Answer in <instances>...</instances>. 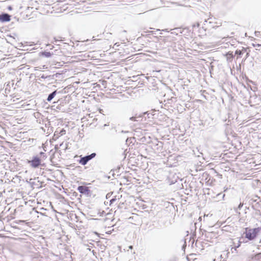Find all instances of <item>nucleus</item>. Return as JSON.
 Segmentation results:
<instances>
[{
  "mask_svg": "<svg viewBox=\"0 0 261 261\" xmlns=\"http://www.w3.org/2000/svg\"><path fill=\"white\" fill-rule=\"evenodd\" d=\"M252 45L254 47H259L261 46L260 44H257V43H253L252 44Z\"/></svg>",
  "mask_w": 261,
  "mask_h": 261,
  "instance_id": "nucleus-14",
  "label": "nucleus"
},
{
  "mask_svg": "<svg viewBox=\"0 0 261 261\" xmlns=\"http://www.w3.org/2000/svg\"><path fill=\"white\" fill-rule=\"evenodd\" d=\"M129 248L130 249H133V246H129Z\"/></svg>",
  "mask_w": 261,
  "mask_h": 261,
  "instance_id": "nucleus-15",
  "label": "nucleus"
},
{
  "mask_svg": "<svg viewBox=\"0 0 261 261\" xmlns=\"http://www.w3.org/2000/svg\"><path fill=\"white\" fill-rule=\"evenodd\" d=\"M235 54L237 55V59L241 58L244 54H245V58L246 59L249 56V53L247 48L242 47L241 49H237Z\"/></svg>",
  "mask_w": 261,
  "mask_h": 261,
  "instance_id": "nucleus-2",
  "label": "nucleus"
},
{
  "mask_svg": "<svg viewBox=\"0 0 261 261\" xmlns=\"http://www.w3.org/2000/svg\"><path fill=\"white\" fill-rule=\"evenodd\" d=\"M10 15L8 14H0V21L8 22L10 20Z\"/></svg>",
  "mask_w": 261,
  "mask_h": 261,
  "instance_id": "nucleus-6",
  "label": "nucleus"
},
{
  "mask_svg": "<svg viewBox=\"0 0 261 261\" xmlns=\"http://www.w3.org/2000/svg\"><path fill=\"white\" fill-rule=\"evenodd\" d=\"M42 55L46 57H50L51 54L49 52H43Z\"/></svg>",
  "mask_w": 261,
  "mask_h": 261,
  "instance_id": "nucleus-12",
  "label": "nucleus"
},
{
  "mask_svg": "<svg viewBox=\"0 0 261 261\" xmlns=\"http://www.w3.org/2000/svg\"><path fill=\"white\" fill-rule=\"evenodd\" d=\"M78 191L82 194L89 196L91 194V191L89 187L86 186H81L77 188Z\"/></svg>",
  "mask_w": 261,
  "mask_h": 261,
  "instance_id": "nucleus-3",
  "label": "nucleus"
},
{
  "mask_svg": "<svg viewBox=\"0 0 261 261\" xmlns=\"http://www.w3.org/2000/svg\"><path fill=\"white\" fill-rule=\"evenodd\" d=\"M40 154H41V155H42V154H44V153H43V152H40Z\"/></svg>",
  "mask_w": 261,
  "mask_h": 261,
  "instance_id": "nucleus-16",
  "label": "nucleus"
},
{
  "mask_svg": "<svg viewBox=\"0 0 261 261\" xmlns=\"http://www.w3.org/2000/svg\"><path fill=\"white\" fill-rule=\"evenodd\" d=\"M252 261H261V253H257L251 256Z\"/></svg>",
  "mask_w": 261,
  "mask_h": 261,
  "instance_id": "nucleus-8",
  "label": "nucleus"
},
{
  "mask_svg": "<svg viewBox=\"0 0 261 261\" xmlns=\"http://www.w3.org/2000/svg\"><path fill=\"white\" fill-rule=\"evenodd\" d=\"M120 198H116V197H115V198H113L112 199H111L110 200V205H112L113 203H114L116 201H117L118 202Z\"/></svg>",
  "mask_w": 261,
  "mask_h": 261,
  "instance_id": "nucleus-11",
  "label": "nucleus"
},
{
  "mask_svg": "<svg viewBox=\"0 0 261 261\" xmlns=\"http://www.w3.org/2000/svg\"><path fill=\"white\" fill-rule=\"evenodd\" d=\"M33 168H37L41 164V160L37 156L33 158V160L28 162Z\"/></svg>",
  "mask_w": 261,
  "mask_h": 261,
  "instance_id": "nucleus-5",
  "label": "nucleus"
},
{
  "mask_svg": "<svg viewBox=\"0 0 261 261\" xmlns=\"http://www.w3.org/2000/svg\"><path fill=\"white\" fill-rule=\"evenodd\" d=\"M261 231V227H257L254 228H246L243 233L245 238L248 241H252L256 239Z\"/></svg>",
  "mask_w": 261,
  "mask_h": 261,
  "instance_id": "nucleus-1",
  "label": "nucleus"
},
{
  "mask_svg": "<svg viewBox=\"0 0 261 261\" xmlns=\"http://www.w3.org/2000/svg\"><path fill=\"white\" fill-rule=\"evenodd\" d=\"M56 94V91H55L52 93L50 94L47 97V100L49 101H50L55 97Z\"/></svg>",
  "mask_w": 261,
  "mask_h": 261,
  "instance_id": "nucleus-10",
  "label": "nucleus"
},
{
  "mask_svg": "<svg viewBox=\"0 0 261 261\" xmlns=\"http://www.w3.org/2000/svg\"><path fill=\"white\" fill-rule=\"evenodd\" d=\"M225 56L227 60L229 62H231L234 57L233 53L232 51H228L225 55Z\"/></svg>",
  "mask_w": 261,
  "mask_h": 261,
  "instance_id": "nucleus-7",
  "label": "nucleus"
},
{
  "mask_svg": "<svg viewBox=\"0 0 261 261\" xmlns=\"http://www.w3.org/2000/svg\"><path fill=\"white\" fill-rule=\"evenodd\" d=\"M66 134V130L63 128L62 129L60 132H59L60 136H63Z\"/></svg>",
  "mask_w": 261,
  "mask_h": 261,
  "instance_id": "nucleus-13",
  "label": "nucleus"
},
{
  "mask_svg": "<svg viewBox=\"0 0 261 261\" xmlns=\"http://www.w3.org/2000/svg\"><path fill=\"white\" fill-rule=\"evenodd\" d=\"M95 155L96 153H92L89 155H87L85 157L82 158L79 161V163L80 164L83 165H85L89 161L94 158L95 156Z\"/></svg>",
  "mask_w": 261,
  "mask_h": 261,
  "instance_id": "nucleus-4",
  "label": "nucleus"
},
{
  "mask_svg": "<svg viewBox=\"0 0 261 261\" xmlns=\"http://www.w3.org/2000/svg\"><path fill=\"white\" fill-rule=\"evenodd\" d=\"M21 222H25V224L28 225V226H30L31 224H33L34 223V222L32 221H28V220H26V221H24V220H18L17 221H16V223H21Z\"/></svg>",
  "mask_w": 261,
  "mask_h": 261,
  "instance_id": "nucleus-9",
  "label": "nucleus"
}]
</instances>
